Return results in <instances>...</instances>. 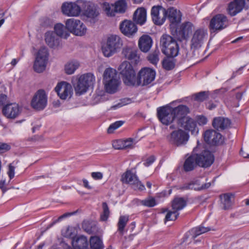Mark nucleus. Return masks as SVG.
<instances>
[{
	"mask_svg": "<svg viewBox=\"0 0 249 249\" xmlns=\"http://www.w3.org/2000/svg\"><path fill=\"white\" fill-rule=\"evenodd\" d=\"M133 141L134 139L132 138H129L124 140V149L131 148L132 147Z\"/></svg>",
	"mask_w": 249,
	"mask_h": 249,
	"instance_id": "nucleus-55",
	"label": "nucleus"
},
{
	"mask_svg": "<svg viewBox=\"0 0 249 249\" xmlns=\"http://www.w3.org/2000/svg\"><path fill=\"white\" fill-rule=\"evenodd\" d=\"M21 111L22 107L16 103L7 104L3 106L2 109L3 115L6 118L12 119L17 118Z\"/></svg>",
	"mask_w": 249,
	"mask_h": 249,
	"instance_id": "nucleus-21",
	"label": "nucleus"
},
{
	"mask_svg": "<svg viewBox=\"0 0 249 249\" xmlns=\"http://www.w3.org/2000/svg\"><path fill=\"white\" fill-rule=\"evenodd\" d=\"M160 52L157 47L155 50L150 53L147 57V60L152 64L156 65L159 61Z\"/></svg>",
	"mask_w": 249,
	"mask_h": 249,
	"instance_id": "nucleus-42",
	"label": "nucleus"
},
{
	"mask_svg": "<svg viewBox=\"0 0 249 249\" xmlns=\"http://www.w3.org/2000/svg\"><path fill=\"white\" fill-rule=\"evenodd\" d=\"M102 208L103 212L101 214L100 219L102 221H106L107 220L110 214V212L107 204L105 202H103Z\"/></svg>",
	"mask_w": 249,
	"mask_h": 249,
	"instance_id": "nucleus-48",
	"label": "nucleus"
},
{
	"mask_svg": "<svg viewBox=\"0 0 249 249\" xmlns=\"http://www.w3.org/2000/svg\"><path fill=\"white\" fill-rule=\"evenodd\" d=\"M45 37V42L50 47L55 48L59 46L60 39L54 33L47 32Z\"/></svg>",
	"mask_w": 249,
	"mask_h": 249,
	"instance_id": "nucleus-30",
	"label": "nucleus"
},
{
	"mask_svg": "<svg viewBox=\"0 0 249 249\" xmlns=\"http://www.w3.org/2000/svg\"><path fill=\"white\" fill-rule=\"evenodd\" d=\"M197 122L199 125H203L207 124V119L204 116H198L197 117Z\"/></svg>",
	"mask_w": 249,
	"mask_h": 249,
	"instance_id": "nucleus-56",
	"label": "nucleus"
},
{
	"mask_svg": "<svg viewBox=\"0 0 249 249\" xmlns=\"http://www.w3.org/2000/svg\"><path fill=\"white\" fill-rule=\"evenodd\" d=\"M121 181L123 183L130 184L133 186L135 189L140 190L144 189V186L138 180L136 175L130 170L126 171L122 176Z\"/></svg>",
	"mask_w": 249,
	"mask_h": 249,
	"instance_id": "nucleus-18",
	"label": "nucleus"
},
{
	"mask_svg": "<svg viewBox=\"0 0 249 249\" xmlns=\"http://www.w3.org/2000/svg\"><path fill=\"white\" fill-rule=\"evenodd\" d=\"M102 8L108 16L113 17L115 16V8L112 6V4H109L107 2L103 4Z\"/></svg>",
	"mask_w": 249,
	"mask_h": 249,
	"instance_id": "nucleus-47",
	"label": "nucleus"
},
{
	"mask_svg": "<svg viewBox=\"0 0 249 249\" xmlns=\"http://www.w3.org/2000/svg\"><path fill=\"white\" fill-rule=\"evenodd\" d=\"M81 3L84 16L92 19L98 17L100 13L97 5L92 2L83 0H81Z\"/></svg>",
	"mask_w": 249,
	"mask_h": 249,
	"instance_id": "nucleus-20",
	"label": "nucleus"
},
{
	"mask_svg": "<svg viewBox=\"0 0 249 249\" xmlns=\"http://www.w3.org/2000/svg\"><path fill=\"white\" fill-rule=\"evenodd\" d=\"M207 108L212 110L216 107V105L212 102H209L206 104Z\"/></svg>",
	"mask_w": 249,
	"mask_h": 249,
	"instance_id": "nucleus-64",
	"label": "nucleus"
},
{
	"mask_svg": "<svg viewBox=\"0 0 249 249\" xmlns=\"http://www.w3.org/2000/svg\"><path fill=\"white\" fill-rule=\"evenodd\" d=\"M155 160V157L154 156H151L148 157L143 163V164L145 166H149Z\"/></svg>",
	"mask_w": 249,
	"mask_h": 249,
	"instance_id": "nucleus-60",
	"label": "nucleus"
},
{
	"mask_svg": "<svg viewBox=\"0 0 249 249\" xmlns=\"http://www.w3.org/2000/svg\"><path fill=\"white\" fill-rule=\"evenodd\" d=\"M8 171L7 174L9 177L10 179H12L14 177L15 175V167L10 164L8 166Z\"/></svg>",
	"mask_w": 249,
	"mask_h": 249,
	"instance_id": "nucleus-57",
	"label": "nucleus"
},
{
	"mask_svg": "<svg viewBox=\"0 0 249 249\" xmlns=\"http://www.w3.org/2000/svg\"><path fill=\"white\" fill-rule=\"evenodd\" d=\"M215 130L210 129L206 130L203 134V137L205 142L210 145L213 142V139L214 138Z\"/></svg>",
	"mask_w": 249,
	"mask_h": 249,
	"instance_id": "nucleus-43",
	"label": "nucleus"
},
{
	"mask_svg": "<svg viewBox=\"0 0 249 249\" xmlns=\"http://www.w3.org/2000/svg\"><path fill=\"white\" fill-rule=\"evenodd\" d=\"M167 18L172 24H177L180 22L181 15L179 11L174 7H170L166 10Z\"/></svg>",
	"mask_w": 249,
	"mask_h": 249,
	"instance_id": "nucleus-32",
	"label": "nucleus"
},
{
	"mask_svg": "<svg viewBox=\"0 0 249 249\" xmlns=\"http://www.w3.org/2000/svg\"><path fill=\"white\" fill-rule=\"evenodd\" d=\"M179 215V213L176 210L173 211H168L165 216V222L168 221H174L176 220Z\"/></svg>",
	"mask_w": 249,
	"mask_h": 249,
	"instance_id": "nucleus-49",
	"label": "nucleus"
},
{
	"mask_svg": "<svg viewBox=\"0 0 249 249\" xmlns=\"http://www.w3.org/2000/svg\"><path fill=\"white\" fill-rule=\"evenodd\" d=\"M133 19L137 24L143 25L146 20V10L143 7L138 8L134 12Z\"/></svg>",
	"mask_w": 249,
	"mask_h": 249,
	"instance_id": "nucleus-33",
	"label": "nucleus"
},
{
	"mask_svg": "<svg viewBox=\"0 0 249 249\" xmlns=\"http://www.w3.org/2000/svg\"><path fill=\"white\" fill-rule=\"evenodd\" d=\"M211 186V183H206L201 185L200 182L198 179H194L188 183L184 184L180 187L181 190H195L196 191H201L209 188Z\"/></svg>",
	"mask_w": 249,
	"mask_h": 249,
	"instance_id": "nucleus-25",
	"label": "nucleus"
},
{
	"mask_svg": "<svg viewBox=\"0 0 249 249\" xmlns=\"http://www.w3.org/2000/svg\"><path fill=\"white\" fill-rule=\"evenodd\" d=\"M7 97L5 94H1V105H4L7 103Z\"/></svg>",
	"mask_w": 249,
	"mask_h": 249,
	"instance_id": "nucleus-62",
	"label": "nucleus"
},
{
	"mask_svg": "<svg viewBox=\"0 0 249 249\" xmlns=\"http://www.w3.org/2000/svg\"><path fill=\"white\" fill-rule=\"evenodd\" d=\"M151 15L154 24L161 25L164 22L166 18L167 11L166 9L161 6H154L151 10Z\"/></svg>",
	"mask_w": 249,
	"mask_h": 249,
	"instance_id": "nucleus-15",
	"label": "nucleus"
},
{
	"mask_svg": "<svg viewBox=\"0 0 249 249\" xmlns=\"http://www.w3.org/2000/svg\"><path fill=\"white\" fill-rule=\"evenodd\" d=\"M79 63L77 62H71L67 63L65 66V71L67 74H71L78 68Z\"/></svg>",
	"mask_w": 249,
	"mask_h": 249,
	"instance_id": "nucleus-46",
	"label": "nucleus"
},
{
	"mask_svg": "<svg viewBox=\"0 0 249 249\" xmlns=\"http://www.w3.org/2000/svg\"><path fill=\"white\" fill-rule=\"evenodd\" d=\"M48 56V52L46 48H42L39 50L34 64L35 71L40 73L45 70Z\"/></svg>",
	"mask_w": 249,
	"mask_h": 249,
	"instance_id": "nucleus-12",
	"label": "nucleus"
},
{
	"mask_svg": "<svg viewBox=\"0 0 249 249\" xmlns=\"http://www.w3.org/2000/svg\"><path fill=\"white\" fill-rule=\"evenodd\" d=\"M113 147L116 149H124V140H117L113 142Z\"/></svg>",
	"mask_w": 249,
	"mask_h": 249,
	"instance_id": "nucleus-54",
	"label": "nucleus"
},
{
	"mask_svg": "<svg viewBox=\"0 0 249 249\" xmlns=\"http://www.w3.org/2000/svg\"><path fill=\"white\" fill-rule=\"evenodd\" d=\"M172 111L174 120L177 118L178 119V124L179 123L181 119L184 118H187V115L190 112L189 107L183 105H180L177 107H173Z\"/></svg>",
	"mask_w": 249,
	"mask_h": 249,
	"instance_id": "nucleus-26",
	"label": "nucleus"
},
{
	"mask_svg": "<svg viewBox=\"0 0 249 249\" xmlns=\"http://www.w3.org/2000/svg\"><path fill=\"white\" fill-rule=\"evenodd\" d=\"M89 249H104V245L102 239L98 236H92L90 237Z\"/></svg>",
	"mask_w": 249,
	"mask_h": 249,
	"instance_id": "nucleus-36",
	"label": "nucleus"
},
{
	"mask_svg": "<svg viewBox=\"0 0 249 249\" xmlns=\"http://www.w3.org/2000/svg\"><path fill=\"white\" fill-rule=\"evenodd\" d=\"M47 95L44 89H38L33 96L31 101V107L36 110L44 109L47 104Z\"/></svg>",
	"mask_w": 249,
	"mask_h": 249,
	"instance_id": "nucleus-9",
	"label": "nucleus"
},
{
	"mask_svg": "<svg viewBox=\"0 0 249 249\" xmlns=\"http://www.w3.org/2000/svg\"><path fill=\"white\" fill-rule=\"evenodd\" d=\"M95 78L93 73L89 72L81 75L76 85H74L76 94L80 95L85 93L89 88L93 86Z\"/></svg>",
	"mask_w": 249,
	"mask_h": 249,
	"instance_id": "nucleus-4",
	"label": "nucleus"
},
{
	"mask_svg": "<svg viewBox=\"0 0 249 249\" xmlns=\"http://www.w3.org/2000/svg\"><path fill=\"white\" fill-rule=\"evenodd\" d=\"M209 96V91H200L193 95L195 101L198 102H202L208 99Z\"/></svg>",
	"mask_w": 249,
	"mask_h": 249,
	"instance_id": "nucleus-44",
	"label": "nucleus"
},
{
	"mask_svg": "<svg viewBox=\"0 0 249 249\" xmlns=\"http://www.w3.org/2000/svg\"><path fill=\"white\" fill-rule=\"evenodd\" d=\"M152 43L153 40L150 36L147 35H143L139 38L138 46L141 51L147 53L151 48Z\"/></svg>",
	"mask_w": 249,
	"mask_h": 249,
	"instance_id": "nucleus-27",
	"label": "nucleus"
},
{
	"mask_svg": "<svg viewBox=\"0 0 249 249\" xmlns=\"http://www.w3.org/2000/svg\"><path fill=\"white\" fill-rule=\"evenodd\" d=\"M118 71L122 76L124 84L130 87L136 85V73L132 64L127 61L123 62Z\"/></svg>",
	"mask_w": 249,
	"mask_h": 249,
	"instance_id": "nucleus-3",
	"label": "nucleus"
},
{
	"mask_svg": "<svg viewBox=\"0 0 249 249\" xmlns=\"http://www.w3.org/2000/svg\"><path fill=\"white\" fill-rule=\"evenodd\" d=\"M178 124L186 130L190 131L191 132H194L196 130V122L189 117L181 119L179 123Z\"/></svg>",
	"mask_w": 249,
	"mask_h": 249,
	"instance_id": "nucleus-34",
	"label": "nucleus"
},
{
	"mask_svg": "<svg viewBox=\"0 0 249 249\" xmlns=\"http://www.w3.org/2000/svg\"><path fill=\"white\" fill-rule=\"evenodd\" d=\"M95 226H92L89 221H84L82 224L83 229L89 234H91L93 232L92 229Z\"/></svg>",
	"mask_w": 249,
	"mask_h": 249,
	"instance_id": "nucleus-52",
	"label": "nucleus"
},
{
	"mask_svg": "<svg viewBox=\"0 0 249 249\" xmlns=\"http://www.w3.org/2000/svg\"><path fill=\"white\" fill-rule=\"evenodd\" d=\"M187 204V199L184 197L176 196L172 201V207L173 210L178 212L186 207Z\"/></svg>",
	"mask_w": 249,
	"mask_h": 249,
	"instance_id": "nucleus-35",
	"label": "nucleus"
},
{
	"mask_svg": "<svg viewBox=\"0 0 249 249\" xmlns=\"http://www.w3.org/2000/svg\"><path fill=\"white\" fill-rule=\"evenodd\" d=\"M127 3L125 0H119L115 2L112 6L115 8V13H124L127 8Z\"/></svg>",
	"mask_w": 249,
	"mask_h": 249,
	"instance_id": "nucleus-40",
	"label": "nucleus"
},
{
	"mask_svg": "<svg viewBox=\"0 0 249 249\" xmlns=\"http://www.w3.org/2000/svg\"><path fill=\"white\" fill-rule=\"evenodd\" d=\"M136 202L138 205H142L149 208L153 207L157 204L155 198L151 196L143 200L137 199Z\"/></svg>",
	"mask_w": 249,
	"mask_h": 249,
	"instance_id": "nucleus-39",
	"label": "nucleus"
},
{
	"mask_svg": "<svg viewBox=\"0 0 249 249\" xmlns=\"http://www.w3.org/2000/svg\"><path fill=\"white\" fill-rule=\"evenodd\" d=\"M82 181H83V186H84L85 188H87V189H89V190H90V189H92V187H91V186H90L89 185V181H88L87 179H83L82 180Z\"/></svg>",
	"mask_w": 249,
	"mask_h": 249,
	"instance_id": "nucleus-63",
	"label": "nucleus"
},
{
	"mask_svg": "<svg viewBox=\"0 0 249 249\" xmlns=\"http://www.w3.org/2000/svg\"><path fill=\"white\" fill-rule=\"evenodd\" d=\"M156 74L153 69L148 67L141 69L137 75L135 86L148 85L155 80Z\"/></svg>",
	"mask_w": 249,
	"mask_h": 249,
	"instance_id": "nucleus-6",
	"label": "nucleus"
},
{
	"mask_svg": "<svg viewBox=\"0 0 249 249\" xmlns=\"http://www.w3.org/2000/svg\"><path fill=\"white\" fill-rule=\"evenodd\" d=\"M193 24L190 22H185L179 27L177 25H170L172 34L176 36L179 41L186 39L192 32Z\"/></svg>",
	"mask_w": 249,
	"mask_h": 249,
	"instance_id": "nucleus-8",
	"label": "nucleus"
},
{
	"mask_svg": "<svg viewBox=\"0 0 249 249\" xmlns=\"http://www.w3.org/2000/svg\"><path fill=\"white\" fill-rule=\"evenodd\" d=\"M157 115L159 121L164 125H168L174 120L172 107L169 105L158 107Z\"/></svg>",
	"mask_w": 249,
	"mask_h": 249,
	"instance_id": "nucleus-10",
	"label": "nucleus"
},
{
	"mask_svg": "<svg viewBox=\"0 0 249 249\" xmlns=\"http://www.w3.org/2000/svg\"><path fill=\"white\" fill-rule=\"evenodd\" d=\"M196 157L195 154H192L185 160L183 165V168L185 172L192 171L197 166H198Z\"/></svg>",
	"mask_w": 249,
	"mask_h": 249,
	"instance_id": "nucleus-31",
	"label": "nucleus"
},
{
	"mask_svg": "<svg viewBox=\"0 0 249 249\" xmlns=\"http://www.w3.org/2000/svg\"><path fill=\"white\" fill-rule=\"evenodd\" d=\"M128 216L125 215L120 216L117 224L118 231L121 233H123L124 229L128 221Z\"/></svg>",
	"mask_w": 249,
	"mask_h": 249,
	"instance_id": "nucleus-45",
	"label": "nucleus"
},
{
	"mask_svg": "<svg viewBox=\"0 0 249 249\" xmlns=\"http://www.w3.org/2000/svg\"><path fill=\"white\" fill-rule=\"evenodd\" d=\"M247 2H249V0H233L228 5V14L231 17L235 16L243 10Z\"/></svg>",
	"mask_w": 249,
	"mask_h": 249,
	"instance_id": "nucleus-24",
	"label": "nucleus"
},
{
	"mask_svg": "<svg viewBox=\"0 0 249 249\" xmlns=\"http://www.w3.org/2000/svg\"><path fill=\"white\" fill-rule=\"evenodd\" d=\"M231 123V121L228 118L217 117L213 119L212 125L215 129L221 131L230 126Z\"/></svg>",
	"mask_w": 249,
	"mask_h": 249,
	"instance_id": "nucleus-28",
	"label": "nucleus"
},
{
	"mask_svg": "<svg viewBox=\"0 0 249 249\" xmlns=\"http://www.w3.org/2000/svg\"><path fill=\"white\" fill-rule=\"evenodd\" d=\"M75 2H64L61 6V11L64 15L69 17H77L79 16L82 11L81 1Z\"/></svg>",
	"mask_w": 249,
	"mask_h": 249,
	"instance_id": "nucleus-14",
	"label": "nucleus"
},
{
	"mask_svg": "<svg viewBox=\"0 0 249 249\" xmlns=\"http://www.w3.org/2000/svg\"><path fill=\"white\" fill-rule=\"evenodd\" d=\"M103 82L107 91L114 93L119 84L116 71L112 68H107L104 71Z\"/></svg>",
	"mask_w": 249,
	"mask_h": 249,
	"instance_id": "nucleus-5",
	"label": "nucleus"
},
{
	"mask_svg": "<svg viewBox=\"0 0 249 249\" xmlns=\"http://www.w3.org/2000/svg\"><path fill=\"white\" fill-rule=\"evenodd\" d=\"M40 25L43 27L49 26L51 25V20L48 18H43L40 19Z\"/></svg>",
	"mask_w": 249,
	"mask_h": 249,
	"instance_id": "nucleus-58",
	"label": "nucleus"
},
{
	"mask_svg": "<svg viewBox=\"0 0 249 249\" xmlns=\"http://www.w3.org/2000/svg\"><path fill=\"white\" fill-rule=\"evenodd\" d=\"M124 123V122L123 121H117L111 124L107 129V133L109 134L113 133L114 130L122 126Z\"/></svg>",
	"mask_w": 249,
	"mask_h": 249,
	"instance_id": "nucleus-50",
	"label": "nucleus"
},
{
	"mask_svg": "<svg viewBox=\"0 0 249 249\" xmlns=\"http://www.w3.org/2000/svg\"><path fill=\"white\" fill-rule=\"evenodd\" d=\"M207 35L206 30L202 28L197 29L193 35L191 40V48L196 50L201 47L207 38Z\"/></svg>",
	"mask_w": 249,
	"mask_h": 249,
	"instance_id": "nucleus-16",
	"label": "nucleus"
},
{
	"mask_svg": "<svg viewBox=\"0 0 249 249\" xmlns=\"http://www.w3.org/2000/svg\"><path fill=\"white\" fill-rule=\"evenodd\" d=\"M71 244L72 247L76 249H89V242L87 238L83 235L73 238Z\"/></svg>",
	"mask_w": 249,
	"mask_h": 249,
	"instance_id": "nucleus-29",
	"label": "nucleus"
},
{
	"mask_svg": "<svg viewBox=\"0 0 249 249\" xmlns=\"http://www.w3.org/2000/svg\"><path fill=\"white\" fill-rule=\"evenodd\" d=\"M189 138L188 133L179 129L178 130L173 131L169 137V142L177 146L185 144L187 143Z\"/></svg>",
	"mask_w": 249,
	"mask_h": 249,
	"instance_id": "nucleus-13",
	"label": "nucleus"
},
{
	"mask_svg": "<svg viewBox=\"0 0 249 249\" xmlns=\"http://www.w3.org/2000/svg\"><path fill=\"white\" fill-rule=\"evenodd\" d=\"M231 194H224L220 196L221 203L223 204V208L224 210L229 209L232 204Z\"/></svg>",
	"mask_w": 249,
	"mask_h": 249,
	"instance_id": "nucleus-41",
	"label": "nucleus"
},
{
	"mask_svg": "<svg viewBox=\"0 0 249 249\" xmlns=\"http://www.w3.org/2000/svg\"><path fill=\"white\" fill-rule=\"evenodd\" d=\"M74 213H65L64 214H63L61 216H59L56 220H55V221H53V222L50 223L49 225H48L47 227V229H48L51 228L55 223H56L57 222L60 221L62 219H63L64 218L67 217H68L69 216H71V215H72Z\"/></svg>",
	"mask_w": 249,
	"mask_h": 249,
	"instance_id": "nucleus-53",
	"label": "nucleus"
},
{
	"mask_svg": "<svg viewBox=\"0 0 249 249\" xmlns=\"http://www.w3.org/2000/svg\"><path fill=\"white\" fill-rule=\"evenodd\" d=\"M195 154L199 167L207 168L210 167L214 162V156L209 150H204L200 154Z\"/></svg>",
	"mask_w": 249,
	"mask_h": 249,
	"instance_id": "nucleus-19",
	"label": "nucleus"
},
{
	"mask_svg": "<svg viewBox=\"0 0 249 249\" xmlns=\"http://www.w3.org/2000/svg\"><path fill=\"white\" fill-rule=\"evenodd\" d=\"M161 51L167 56L171 58L162 61L163 68L167 71L173 69L175 66V61L173 57L178 54L179 46L176 40L171 36L163 35L160 38Z\"/></svg>",
	"mask_w": 249,
	"mask_h": 249,
	"instance_id": "nucleus-1",
	"label": "nucleus"
},
{
	"mask_svg": "<svg viewBox=\"0 0 249 249\" xmlns=\"http://www.w3.org/2000/svg\"><path fill=\"white\" fill-rule=\"evenodd\" d=\"M55 91L62 100H65L69 96H71L72 93L71 85L65 81L58 83L55 88Z\"/></svg>",
	"mask_w": 249,
	"mask_h": 249,
	"instance_id": "nucleus-22",
	"label": "nucleus"
},
{
	"mask_svg": "<svg viewBox=\"0 0 249 249\" xmlns=\"http://www.w3.org/2000/svg\"><path fill=\"white\" fill-rule=\"evenodd\" d=\"M139 51L136 47L126 46L122 50L123 57L129 60L130 64L137 65L140 61Z\"/></svg>",
	"mask_w": 249,
	"mask_h": 249,
	"instance_id": "nucleus-17",
	"label": "nucleus"
},
{
	"mask_svg": "<svg viewBox=\"0 0 249 249\" xmlns=\"http://www.w3.org/2000/svg\"><path fill=\"white\" fill-rule=\"evenodd\" d=\"M54 33L55 35L59 37H64L67 38L69 36V34L67 31L66 25H64L61 23L56 24L54 27Z\"/></svg>",
	"mask_w": 249,
	"mask_h": 249,
	"instance_id": "nucleus-37",
	"label": "nucleus"
},
{
	"mask_svg": "<svg viewBox=\"0 0 249 249\" xmlns=\"http://www.w3.org/2000/svg\"><path fill=\"white\" fill-rule=\"evenodd\" d=\"M120 29L124 35L128 37L132 36L138 30L136 25L133 22L126 19L121 23Z\"/></svg>",
	"mask_w": 249,
	"mask_h": 249,
	"instance_id": "nucleus-23",
	"label": "nucleus"
},
{
	"mask_svg": "<svg viewBox=\"0 0 249 249\" xmlns=\"http://www.w3.org/2000/svg\"><path fill=\"white\" fill-rule=\"evenodd\" d=\"M11 149V146L6 143H1V154L6 152Z\"/></svg>",
	"mask_w": 249,
	"mask_h": 249,
	"instance_id": "nucleus-59",
	"label": "nucleus"
},
{
	"mask_svg": "<svg viewBox=\"0 0 249 249\" xmlns=\"http://www.w3.org/2000/svg\"><path fill=\"white\" fill-rule=\"evenodd\" d=\"M66 24L67 30L76 36H82L86 33V27L80 20L69 19Z\"/></svg>",
	"mask_w": 249,
	"mask_h": 249,
	"instance_id": "nucleus-11",
	"label": "nucleus"
},
{
	"mask_svg": "<svg viewBox=\"0 0 249 249\" xmlns=\"http://www.w3.org/2000/svg\"><path fill=\"white\" fill-rule=\"evenodd\" d=\"M123 46V40L115 35L108 36L106 42L102 45V51L105 57H109L119 51Z\"/></svg>",
	"mask_w": 249,
	"mask_h": 249,
	"instance_id": "nucleus-2",
	"label": "nucleus"
},
{
	"mask_svg": "<svg viewBox=\"0 0 249 249\" xmlns=\"http://www.w3.org/2000/svg\"><path fill=\"white\" fill-rule=\"evenodd\" d=\"M224 137L222 135L215 131L214 138L213 139V142L212 143V145H219L223 144L224 142Z\"/></svg>",
	"mask_w": 249,
	"mask_h": 249,
	"instance_id": "nucleus-51",
	"label": "nucleus"
},
{
	"mask_svg": "<svg viewBox=\"0 0 249 249\" xmlns=\"http://www.w3.org/2000/svg\"><path fill=\"white\" fill-rule=\"evenodd\" d=\"M91 175L92 178L96 180L101 179L103 178V174L101 172H92Z\"/></svg>",
	"mask_w": 249,
	"mask_h": 249,
	"instance_id": "nucleus-61",
	"label": "nucleus"
},
{
	"mask_svg": "<svg viewBox=\"0 0 249 249\" xmlns=\"http://www.w3.org/2000/svg\"><path fill=\"white\" fill-rule=\"evenodd\" d=\"M211 229L210 227H204L203 226H198L192 229L189 232L191 235L192 238L195 239L197 236L200 234L210 231Z\"/></svg>",
	"mask_w": 249,
	"mask_h": 249,
	"instance_id": "nucleus-38",
	"label": "nucleus"
},
{
	"mask_svg": "<svg viewBox=\"0 0 249 249\" xmlns=\"http://www.w3.org/2000/svg\"><path fill=\"white\" fill-rule=\"evenodd\" d=\"M229 25V21L227 16L223 14H218L211 18L208 27L211 33H215L225 29Z\"/></svg>",
	"mask_w": 249,
	"mask_h": 249,
	"instance_id": "nucleus-7",
	"label": "nucleus"
}]
</instances>
